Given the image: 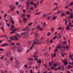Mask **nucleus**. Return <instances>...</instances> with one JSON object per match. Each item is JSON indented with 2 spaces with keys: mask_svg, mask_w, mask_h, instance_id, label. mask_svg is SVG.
I'll return each mask as SVG.
<instances>
[{
  "mask_svg": "<svg viewBox=\"0 0 73 73\" xmlns=\"http://www.w3.org/2000/svg\"><path fill=\"white\" fill-rule=\"evenodd\" d=\"M7 14H5L4 16V17L5 19V18H6V17H7Z\"/></svg>",
  "mask_w": 73,
  "mask_h": 73,
  "instance_id": "nucleus-49",
  "label": "nucleus"
},
{
  "mask_svg": "<svg viewBox=\"0 0 73 73\" xmlns=\"http://www.w3.org/2000/svg\"><path fill=\"white\" fill-rule=\"evenodd\" d=\"M51 30L52 31H54V29L53 28L51 27Z\"/></svg>",
  "mask_w": 73,
  "mask_h": 73,
  "instance_id": "nucleus-55",
  "label": "nucleus"
},
{
  "mask_svg": "<svg viewBox=\"0 0 73 73\" xmlns=\"http://www.w3.org/2000/svg\"><path fill=\"white\" fill-rule=\"evenodd\" d=\"M44 0H41L40 1V3L42 5L43 4H42V2H44Z\"/></svg>",
  "mask_w": 73,
  "mask_h": 73,
  "instance_id": "nucleus-20",
  "label": "nucleus"
},
{
  "mask_svg": "<svg viewBox=\"0 0 73 73\" xmlns=\"http://www.w3.org/2000/svg\"><path fill=\"white\" fill-rule=\"evenodd\" d=\"M0 29H2L3 31V32H5V31L4 30V28H3V27H0Z\"/></svg>",
  "mask_w": 73,
  "mask_h": 73,
  "instance_id": "nucleus-27",
  "label": "nucleus"
},
{
  "mask_svg": "<svg viewBox=\"0 0 73 73\" xmlns=\"http://www.w3.org/2000/svg\"><path fill=\"white\" fill-rule=\"evenodd\" d=\"M69 6V5L68 4L65 7V8L67 9L68 8V7Z\"/></svg>",
  "mask_w": 73,
  "mask_h": 73,
  "instance_id": "nucleus-32",
  "label": "nucleus"
},
{
  "mask_svg": "<svg viewBox=\"0 0 73 73\" xmlns=\"http://www.w3.org/2000/svg\"><path fill=\"white\" fill-rule=\"evenodd\" d=\"M10 61H13V57H11L10 59Z\"/></svg>",
  "mask_w": 73,
  "mask_h": 73,
  "instance_id": "nucleus-52",
  "label": "nucleus"
},
{
  "mask_svg": "<svg viewBox=\"0 0 73 73\" xmlns=\"http://www.w3.org/2000/svg\"><path fill=\"white\" fill-rule=\"evenodd\" d=\"M9 44L6 43L1 45V46H3V47H5V46H9Z\"/></svg>",
  "mask_w": 73,
  "mask_h": 73,
  "instance_id": "nucleus-6",
  "label": "nucleus"
},
{
  "mask_svg": "<svg viewBox=\"0 0 73 73\" xmlns=\"http://www.w3.org/2000/svg\"><path fill=\"white\" fill-rule=\"evenodd\" d=\"M61 44H60L59 46H57L56 47V49H61Z\"/></svg>",
  "mask_w": 73,
  "mask_h": 73,
  "instance_id": "nucleus-10",
  "label": "nucleus"
},
{
  "mask_svg": "<svg viewBox=\"0 0 73 73\" xmlns=\"http://www.w3.org/2000/svg\"><path fill=\"white\" fill-rule=\"evenodd\" d=\"M26 16L28 18H29L31 17V15L29 14H28L26 15Z\"/></svg>",
  "mask_w": 73,
  "mask_h": 73,
  "instance_id": "nucleus-23",
  "label": "nucleus"
},
{
  "mask_svg": "<svg viewBox=\"0 0 73 73\" xmlns=\"http://www.w3.org/2000/svg\"><path fill=\"white\" fill-rule=\"evenodd\" d=\"M47 16V15H46V14H44L43 15H42V17H45Z\"/></svg>",
  "mask_w": 73,
  "mask_h": 73,
  "instance_id": "nucleus-26",
  "label": "nucleus"
},
{
  "mask_svg": "<svg viewBox=\"0 0 73 73\" xmlns=\"http://www.w3.org/2000/svg\"><path fill=\"white\" fill-rule=\"evenodd\" d=\"M35 35H36V36H35V37H37V36H38V37H39V36H38V33H35Z\"/></svg>",
  "mask_w": 73,
  "mask_h": 73,
  "instance_id": "nucleus-16",
  "label": "nucleus"
},
{
  "mask_svg": "<svg viewBox=\"0 0 73 73\" xmlns=\"http://www.w3.org/2000/svg\"><path fill=\"white\" fill-rule=\"evenodd\" d=\"M40 27V26H38L36 27V29H39Z\"/></svg>",
  "mask_w": 73,
  "mask_h": 73,
  "instance_id": "nucleus-57",
  "label": "nucleus"
},
{
  "mask_svg": "<svg viewBox=\"0 0 73 73\" xmlns=\"http://www.w3.org/2000/svg\"><path fill=\"white\" fill-rule=\"evenodd\" d=\"M62 70H64L65 69L64 68V66H62Z\"/></svg>",
  "mask_w": 73,
  "mask_h": 73,
  "instance_id": "nucleus-35",
  "label": "nucleus"
},
{
  "mask_svg": "<svg viewBox=\"0 0 73 73\" xmlns=\"http://www.w3.org/2000/svg\"><path fill=\"white\" fill-rule=\"evenodd\" d=\"M38 63H39V64H41V59H39V60H38V61H37Z\"/></svg>",
  "mask_w": 73,
  "mask_h": 73,
  "instance_id": "nucleus-19",
  "label": "nucleus"
},
{
  "mask_svg": "<svg viewBox=\"0 0 73 73\" xmlns=\"http://www.w3.org/2000/svg\"><path fill=\"white\" fill-rule=\"evenodd\" d=\"M7 25L8 26V27H10V25L8 23H7Z\"/></svg>",
  "mask_w": 73,
  "mask_h": 73,
  "instance_id": "nucleus-59",
  "label": "nucleus"
},
{
  "mask_svg": "<svg viewBox=\"0 0 73 73\" xmlns=\"http://www.w3.org/2000/svg\"><path fill=\"white\" fill-rule=\"evenodd\" d=\"M67 20H65V25H66V24H67Z\"/></svg>",
  "mask_w": 73,
  "mask_h": 73,
  "instance_id": "nucleus-58",
  "label": "nucleus"
},
{
  "mask_svg": "<svg viewBox=\"0 0 73 73\" xmlns=\"http://www.w3.org/2000/svg\"><path fill=\"white\" fill-rule=\"evenodd\" d=\"M73 15H71L70 16V19H72V18H73Z\"/></svg>",
  "mask_w": 73,
  "mask_h": 73,
  "instance_id": "nucleus-47",
  "label": "nucleus"
},
{
  "mask_svg": "<svg viewBox=\"0 0 73 73\" xmlns=\"http://www.w3.org/2000/svg\"><path fill=\"white\" fill-rule=\"evenodd\" d=\"M15 45V43L13 42H12L10 44L11 46H12V45Z\"/></svg>",
  "mask_w": 73,
  "mask_h": 73,
  "instance_id": "nucleus-22",
  "label": "nucleus"
},
{
  "mask_svg": "<svg viewBox=\"0 0 73 73\" xmlns=\"http://www.w3.org/2000/svg\"><path fill=\"white\" fill-rule=\"evenodd\" d=\"M51 18V17H49L47 18V19L48 20H49V21L50 20V19Z\"/></svg>",
  "mask_w": 73,
  "mask_h": 73,
  "instance_id": "nucleus-30",
  "label": "nucleus"
},
{
  "mask_svg": "<svg viewBox=\"0 0 73 73\" xmlns=\"http://www.w3.org/2000/svg\"><path fill=\"white\" fill-rule=\"evenodd\" d=\"M6 56H7V57H11V51H8L7 52Z\"/></svg>",
  "mask_w": 73,
  "mask_h": 73,
  "instance_id": "nucleus-5",
  "label": "nucleus"
},
{
  "mask_svg": "<svg viewBox=\"0 0 73 73\" xmlns=\"http://www.w3.org/2000/svg\"><path fill=\"white\" fill-rule=\"evenodd\" d=\"M5 35V38H7V40H8V37H7V35Z\"/></svg>",
  "mask_w": 73,
  "mask_h": 73,
  "instance_id": "nucleus-38",
  "label": "nucleus"
},
{
  "mask_svg": "<svg viewBox=\"0 0 73 73\" xmlns=\"http://www.w3.org/2000/svg\"><path fill=\"white\" fill-rule=\"evenodd\" d=\"M19 22L20 23H22V21L21 20H19Z\"/></svg>",
  "mask_w": 73,
  "mask_h": 73,
  "instance_id": "nucleus-63",
  "label": "nucleus"
},
{
  "mask_svg": "<svg viewBox=\"0 0 73 73\" xmlns=\"http://www.w3.org/2000/svg\"><path fill=\"white\" fill-rule=\"evenodd\" d=\"M19 29V28H15L13 30V31H15V32H16V31H17V30Z\"/></svg>",
  "mask_w": 73,
  "mask_h": 73,
  "instance_id": "nucleus-13",
  "label": "nucleus"
},
{
  "mask_svg": "<svg viewBox=\"0 0 73 73\" xmlns=\"http://www.w3.org/2000/svg\"><path fill=\"white\" fill-rule=\"evenodd\" d=\"M23 20H24V22L25 23H27V21L26 20H28V19L27 18H26L25 19V18L24 17L23 18Z\"/></svg>",
  "mask_w": 73,
  "mask_h": 73,
  "instance_id": "nucleus-11",
  "label": "nucleus"
},
{
  "mask_svg": "<svg viewBox=\"0 0 73 73\" xmlns=\"http://www.w3.org/2000/svg\"><path fill=\"white\" fill-rule=\"evenodd\" d=\"M33 24V23H31L28 24V25H29V26H31Z\"/></svg>",
  "mask_w": 73,
  "mask_h": 73,
  "instance_id": "nucleus-25",
  "label": "nucleus"
},
{
  "mask_svg": "<svg viewBox=\"0 0 73 73\" xmlns=\"http://www.w3.org/2000/svg\"><path fill=\"white\" fill-rule=\"evenodd\" d=\"M33 58H30L28 59V60H29V61H33Z\"/></svg>",
  "mask_w": 73,
  "mask_h": 73,
  "instance_id": "nucleus-31",
  "label": "nucleus"
},
{
  "mask_svg": "<svg viewBox=\"0 0 73 73\" xmlns=\"http://www.w3.org/2000/svg\"><path fill=\"white\" fill-rule=\"evenodd\" d=\"M64 64L65 65H67L68 64V61L65 62H64Z\"/></svg>",
  "mask_w": 73,
  "mask_h": 73,
  "instance_id": "nucleus-15",
  "label": "nucleus"
},
{
  "mask_svg": "<svg viewBox=\"0 0 73 73\" xmlns=\"http://www.w3.org/2000/svg\"><path fill=\"white\" fill-rule=\"evenodd\" d=\"M26 15L25 14L23 13L22 15V16L23 17H24Z\"/></svg>",
  "mask_w": 73,
  "mask_h": 73,
  "instance_id": "nucleus-24",
  "label": "nucleus"
},
{
  "mask_svg": "<svg viewBox=\"0 0 73 73\" xmlns=\"http://www.w3.org/2000/svg\"><path fill=\"white\" fill-rule=\"evenodd\" d=\"M62 62H65L68 61V60H67L66 59H64L63 60H62Z\"/></svg>",
  "mask_w": 73,
  "mask_h": 73,
  "instance_id": "nucleus-17",
  "label": "nucleus"
},
{
  "mask_svg": "<svg viewBox=\"0 0 73 73\" xmlns=\"http://www.w3.org/2000/svg\"><path fill=\"white\" fill-rule=\"evenodd\" d=\"M57 36H55L53 38V40H55V39H56V38H57Z\"/></svg>",
  "mask_w": 73,
  "mask_h": 73,
  "instance_id": "nucleus-33",
  "label": "nucleus"
},
{
  "mask_svg": "<svg viewBox=\"0 0 73 73\" xmlns=\"http://www.w3.org/2000/svg\"><path fill=\"white\" fill-rule=\"evenodd\" d=\"M68 68H69V69H71L72 68V66H71L70 65H68Z\"/></svg>",
  "mask_w": 73,
  "mask_h": 73,
  "instance_id": "nucleus-29",
  "label": "nucleus"
},
{
  "mask_svg": "<svg viewBox=\"0 0 73 73\" xmlns=\"http://www.w3.org/2000/svg\"><path fill=\"white\" fill-rule=\"evenodd\" d=\"M39 52H38V50H37L35 51V52L34 54V58H36V57H37V54H38Z\"/></svg>",
  "mask_w": 73,
  "mask_h": 73,
  "instance_id": "nucleus-3",
  "label": "nucleus"
},
{
  "mask_svg": "<svg viewBox=\"0 0 73 73\" xmlns=\"http://www.w3.org/2000/svg\"><path fill=\"white\" fill-rule=\"evenodd\" d=\"M42 43L41 42H33V43L32 44V45L33 46H31L30 49L31 50V49H32V48H33L34 46H35V44H41Z\"/></svg>",
  "mask_w": 73,
  "mask_h": 73,
  "instance_id": "nucleus-1",
  "label": "nucleus"
},
{
  "mask_svg": "<svg viewBox=\"0 0 73 73\" xmlns=\"http://www.w3.org/2000/svg\"><path fill=\"white\" fill-rule=\"evenodd\" d=\"M46 24L45 23H44V24H43V26L44 27H46Z\"/></svg>",
  "mask_w": 73,
  "mask_h": 73,
  "instance_id": "nucleus-44",
  "label": "nucleus"
},
{
  "mask_svg": "<svg viewBox=\"0 0 73 73\" xmlns=\"http://www.w3.org/2000/svg\"><path fill=\"white\" fill-rule=\"evenodd\" d=\"M13 20V18L12 17H11L10 19V21H12Z\"/></svg>",
  "mask_w": 73,
  "mask_h": 73,
  "instance_id": "nucleus-37",
  "label": "nucleus"
},
{
  "mask_svg": "<svg viewBox=\"0 0 73 73\" xmlns=\"http://www.w3.org/2000/svg\"><path fill=\"white\" fill-rule=\"evenodd\" d=\"M34 6L35 8H37V5H34Z\"/></svg>",
  "mask_w": 73,
  "mask_h": 73,
  "instance_id": "nucleus-50",
  "label": "nucleus"
},
{
  "mask_svg": "<svg viewBox=\"0 0 73 73\" xmlns=\"http://www.w3.org/2000/svg\"><path fill=\"white\" fill-rule=\"evenodd\" d=\"M10 39H11V40H14V38H13L12 37H10Z\"/></svg>",
  "mask_w": 73,
  "mask_h": 73,
  "instance_id": "nucleus-62",
  "label": "nucleus"
},
{
  "mask_svg": "<svg viewBox=\"0 0 73 73\" xmlns=\"http://www.w3.org/2000/svg\"><path fill=\"white\" fill-rule=\"evenodd\" d=\"M7 40H8V41L9 42H12V40H8L7 39Z\"/></svg>",
  "mask_w": 73,
  "mask_h": 73,
  "instance_id": "nucleus-46",
  "label": "nucleus"
},
{
  "mask_svg": "<svg viewBox=\"0 0 73 73\" xmlns=\"http://www.w3.org/2000/svg\"><path fill=\"white\" fill-rule=\"evenodd\" d=\"M16 12L17 13V14H18V15H19V14H20L19 13V11H16Z\"/></svg>",
  "mask_w": 73,
  "mask_h": 73,
  "instance_id": "nucleus-53",
  "label": "nucleus"
},
{
  "mask_svg": "<svg viewBox=\"0 0 73 73\" xmlns=\"http://www.w3.org/2000/svg\"><path fill=\"white\" fill-rule=\"evenodd\" d=\"M61 15H62V16H65V13H63L62 14H61Z\"/></svg>",
  "mask_w": 73,
  "mask_h": 73,
  "instance_id": "nucleus-60",
  "label": "nucleus"
},
{
  "mask_svg": "<svg viewBox=\"0 0 73 73\" xmlns=\"http://www.w3.org/2000/svg\"><path fill=\"white\" fill-rule=\"evenodd\" d=\"M29 4H31L32 5H33V2H30Z\"/></svg>",
  "mask_w": 73,
  "mask_h": 73,
  "instance_id": "nucleus-48",
  "label": "nucleus"
},
{
  "mask_svg": "<svg viewBox=\"0 0 73 73\" xmlns=\"http://www.w3.org/2000/svg\"><path fill=\"white\" fill-rule=\"evenodd\" d=\"M20 73H24V71L23 70H21L20 71Z\"/></svg>",
  "mask_w": 73,
  "mask_h": 73,
  "instance_id": "nucleus-42",
  "label": "nucleus"
},
{
  "mask_svg": "<svg viewBox=\"0 0 73 73\" xmlns=\"http://www.w3.org/2000/svg\"><path fill=\"white\" fill-rule=\"evenodd\" d=\"M4 55H3L0 58L1 60H3V58H4Z\"/></svg>",
  "mask_w": 73,
  "mask_h": 73,
  "instance_id": "nucleus-43",
  "label": "nucleus"
},
{
  "mask_svg": "<svg viewBox=\"0 0 73 73\" xmlns=\"http://www.w3.org/2000/svg\"><path fill=\"white\" fill-rule=\"evenodd\" d=\"M57 19V17H56L55 16H54L52 18V20L54 21V20L55 19Z\"/></svg>",
  "mask_w": 73,
  "mask_h": 73,
  "instance_id": "nucleus-14",
  "label": "nucleus"
},
{
  "mask_svg": "<svg viewBox=\"0 0 73 73\" xmlns=\"http://www.w3.org/2000/svg\"><path fill=\"white\" fill-rule=\"evenodd\" d=\"M24 38H28V36L27 35H25L24 36Z\"/></svg>",
  "mask_w": 73,
  "mask_h": 73,
  "instance_id": "nucleus-28",
  "label": "nucleus"
},
{
  "mask_svg": "<svg viewBox=\"0 0 73 73\" xmlns=\"http://www.w3.org/2000/svg\"><path fill=\"white\" fill-rule=\"evenodd\" d=\"M49 64L50 66H52V62H50L49 63Z\"/></svg>",
  "mask_w": 73,
  "mask_h": 73,
  "instance_id": "nucleus-61",
  "label": "nucleus"
},
{
  "mask_svg": "<svg viewBox=\"0 0 73 73\" xmlns=\"http://www.w3.org/2000/svg\"><path fill=\"white\" fill-rule=\"evenodd\" d=\"M15 66L17 67V68H19V64L18 63H16L15 65Z\"/></svg>",
  "mask_w": 73,
  "mask_h": 73,
  "instance_id": "nucleus-12",
  "label": "nucleus"
},
{
  "mask_svg": "<svg viewBox=\"0 0 73 73\" xmlns=\"http://www.w3.org/2000/svg\"><path fill=\"white\" fill-rule=\"evenodd\" d=\"M39 29L40 31H42V27H40Z\"/></svg>",
  "mask_w": 73,
  "mask_h": 73,
  "instance_id": "nucleus-54",
  "label": "nucleus"
},
{
  "mask_svg": "<svg viewBox=\"0 0 73 73\" xmlns=\"http://www.w3.org/2000/svg\"><path fill=\"white\" fill-rule=\"evenodd\" d=\"M66 14L67 15H69L70 14V12H69V11H67L66 13Z\"/></svg>",
  "mask_w": 73,
  "mask_h": 73,
  "instance_id": "nucleus-40",
  "label": "nucleus"
},
{
  "mask_svg": "<svg viewBox=\"0 0 73 73\" xmlns=\"http://www.w3.org/2000/svg\"><path fill=\"white\" fill-rule=\"evenodd\" d=\"M16 49V46H13L12 48V52H13V53H15L16 51L15 50Z\"/></svg>",
  "mask_w": 73,
  "mask_h": 73,
  "instance_id": "nucleus-4",
  "label": "nucleus"
},
{
  "mask_svg": "<svg viewBox=\"0 0 73 73\" xmlns=\"http://www.w3.org/2000/svg\"><path fill=\"white\" fill-rule=\"evenodd\" d=\"M66 49H69V46H68V45H67L66 46Z\"/></svg>",
  "mask_w": 73,
  "mask_h": 73,
  "instance_id": "nucleus-41",
  "label": "nucleus"
},
{
  "mask_svg": "<svg viewBox=\"0 0 73 73\" xmlns=\"http://www.w3.org/2000/svg\"><path fill=\"white\" fill-rule=\"evenodd\" d=\"M66 29L68 31H69V30H70V29H69V26H68L67 27Z\"/></svg>",
  "mask_w": 73,
  "mask_h": 73,
  "instance_id": "nucleus-21",
  "label": "nucleus"
},
{
  "mask_svg": "<svg viewBox=\"0 0 73 73\" xmlns=\"http://www.w3.org/2000/svg\"><path fill=\"white\" fill-rule=\"evenodd\" d=\"M30 2V1H28L27 2V5L26 6V8L27 10H28L29 8V3Z\"/></svg>",
  "mask_w": 73,
  "mask_h": 73,
  "instance_id": "nucleus-2",
  "label": "nucleus"
},
{
  "mask_svg": "<svg viewBox=\"0 0 73 73\" xmlns=\"http://www.w3.org/2000/svg\"><path fill=\"white\" fill-rule=\"evenodd\" d=\"M15 9V7L13 6L11 8L10 11L11 12H13V10Z\"/></svg>",
  "mask_w": 73,
  "mask_h": 73,
  "instance_id": "nucleus-8",
  "label": "nucleus"
},
{
  "mask_svg": "<svg viewBox=\"0 0 73 73\" xmlns=\"http://www.w3.org/2000/svg\"><path fill=\"white\" fill-rule=\"evenodd\" d=\"M34 8H33V7H31V8H30V9L31 10V11H33L34 10Z\"/></svg>",
  "mask_w": 73,
  "mask_h": 73,
  "instance_id": "nucleus-36",
  "label": "nucleus"
},
{
  "mask_svg": "<svg viewBox=\"0 0 73 73\" xmlns=\"http://www.w3.org/2000/svg\"><path fill=\"white\" fill-rule=\"evenodd\" d=\"M25 34V32H23V33H21V35H24Z\"/></svg>",
  "mask_w": 73,
  "mask_h": 73,
  "instance_id": "nucleus-39",
  "label": "nucleus"
},
{
  "mask_svg": "<svg viewBox=\"0 0 73 73\" xmlns=\"http://www.w3.org/2000/svg\"><path fill=\"white\" fill-rule=\"evenodd\" d=\"M56 53H54V54H53V55L52 56L53 57H56Z\"/></svg>",
  "mask_w": 73,
  "mask_h": 73,
  "instance_id": "nucleus-34",
  "label": "nucleus"
},
{
  "mask_svg": "<svg viewBox=\"0 0 73 73\" xmlns=\"http://www.w3.org/2000/svg\"><path fill=\"white\" fill-rule=\"evenodd\" d=\"M17 51H18L19 52V53H20L21 52L23 51V49L21 48H19Z\"/></svg>",
  "mask_w": 73,
  "mask_h": 73,
  "instance_id": "nucleus-7",
  "label": "nucleus"
},
{
  "mask_svg": "<svg viewBox=\"0 0 73 73\" xmlns=\"http://www.w3.org/2000/svg\"><path fill=\"white\" fill-rule=\"evenodd\" d=\"M15 33V31H13V32H11L10 33V34H13Z\"/></svg>",
  "mask_w": 73,
  "mask_h": 73,
  "instance_id": "nucleus-45",
  "label": "nucleus"
},
{
  "mask_svg": "<svg viewBox=\"0 0 73 73\" xmlns=\"http://www.w3.org/2000/svg\"><path fill=\"white\" fill-rule=\"evenodd\" d=\"M58 6H57V7H55L54 9V11H55L57 9H58Z\"/></svg>",
  "mask_w": 73,
  "mask_h": 73,
  "instance_id": "nucleus-18",
  "label": "nucleus"
},
{
  "mask_svg": "<svg viewBox=\"0 0 73 73\" xmlns=\"http://www.w3.org/2000/svg\"><path fill=\"white\" fill-rule=\"evenodd\" d=\"M44 55L46 57H49V55L48 54V53L47 52H45L44 53Z\"/></svg>",
  "mask_w": 73,
  "mask_h": 73,
  "instance_id": "nucleus-9",
  "label": "nucleus"
},
{
  "mask_svg": "<svg viewBox=\"0 0 73 73\" xmlns=\"http://www.w3.org/2000/svg\"><path fill=\"white\" fill-rule=\"evenodd\" d=\"M11 27L12 28H14V25H11Z\"/></svg>",
  "mask_w": 73,
  "mask_h": 73,
  "instance_id": "nucleus-64",
  "label": "nucleus"
},
{
  "mask_svg": "<svg viewBox=\"0 0 73 73\" xmlns=\"http://www.w3.org/2000/svg\"><path fill=\"white\" fill-rule=\"evenodd\" d=\"M16 45H18V46H20V44L19 43H17L16 44Z\"/></svg>",
  "mask_w": 73,
  "mask_h": 73,
  "instance_id": "nucleus-56",
  "label": "nucleus"
},
{
  "mask_svg": "<svg viewBox=\"0 0 73 73\" xmlns=\"http://www.w3.org/2000/svg\"><path fill=\"white\" fill-rule=\"evenodd\" d=\"M50 33L49 32L47 34V35L50 36Z\"/></svg>",
  "mask_w": 73,
  "mask_h": 73,
  "instance_id": "nucleus-51",
  "label": "nucleus"
}]
</instances>
